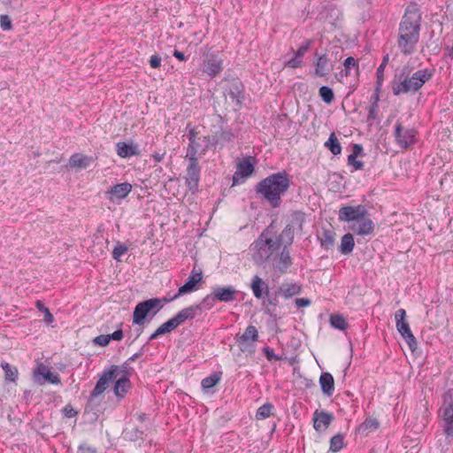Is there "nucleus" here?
<instances>
[{"label": "nucleus", "mask_w": 453, "mask_h": 453, "mask_svg": "<svg viewBox=\"0 0 453 453\" xmlns=\"http://www.w3.org/2000/svg\"><path fill=\"white\" fill-rule=\"evenodd\" d=\"M421 13L415 4L405 11L399 24L397 47L401 53L409 56L417 50L420 34Z\"/></svg>", "instance_id": "f257e3e1"}, {"label": "nucleus", "mask_w": 453, "mask_h": 453, "mask_svg": "<svg viewBox=\"0 0 453 453\" xmlns=\"http://www.w3.org/2000/svg\"><path fill=\"white\" fill-rule=\"evenodd\" d=\"M290 187L288 174L285 172L273 173L260 180L255 187L256 193L268 202L273 208H278L281 197Z\"/></svg>", "instance_id": "f03ea898"}, {"label": "nucleus", "mask_w": 453, "mask_h": 453, "mask_svg": "<svg viewBox=\"0 0 453 453\" xmlns=\"http://www.w3.org/2000/svg\"><path fill=\"white\" fill-rule=\"evenodd\" d=\"M340 221L349 223V229L356 235L365 236L373 233L375 225L364 205L343 206L338 212Z\"/></svg>", "instance_id": "7ed1b4c3"}, {"label": "nucleus", "mask_w": 453, "mask_h": 453, "mask_svg": "<svg viewBox=\"0 0 453 453\" xmlns=\"http://www.w3.org/2000/svg\"><path fill=\"white\" fill-rule=\"evenodd\" d=\"M432 74L427 69H421L415 72L411 77L394 81L392 90L394 95L414 93L431 79Z\"/></svg>", "instance_id": "20e7f679"}, {"label": "nucleus", "mask_w": 453, "mask_h": 453, "mask_svg": "<svg viewBox=\"0 0 453 453\" xmlns=\"http://www.w3.org/2000/svg\"><path fill=\"white\" fill-rule=\"evenodd\" d=\"M273 234V226H270L251 244L250 250L253 251V259L256 262L262 263L269 260L279 250L275 247L276 242H274Z\"/></svg>", "instance_id": "39448f33"}, {"label": "nucleus", "mask_w": 453, "mask_h": 453, "mask_svg": "<svg viewBox=\"0 0 453 453\" xmlns=\"http://www.w3.org/2000/svg\"><path fill=\"white\" fill-rule=\"evenodd\" d=\"M438 417L446 436L453 437V388H449L442 394Z\"/></svg>", "instance_id": "423d86ee"}, {"label": "nucleus", "mask_w": 453, "mask_h": 453, "mask_svg": "<svg viewBox=\"0 0 453 453\" xmlns=\"http://www.w3.org/2000/svg\"><path fill=\"white\" fill-rule=\"evenodd\" d=\"M393 136L395 144L403 150L410 149L418 142V131L415 128L405 127L400 120L395 124Z\"/></svg>", "instance_id": "0eeeda50"}, {"label": "nucleus", "mask_w": 453, "mask_h": 453, "mask_svg": "<svg viewBox=\"0 0 453 453\" xmlns=\"http://www.w3.org/2000/svg\"><path fill=\"white\" fill-rule=\"evenodd\" d=\"M161 308V300L158 298H150L139 303L133 313V323L137 325L143 324L144 319L150 313L155 315Z\"/></svg>", "instance_id": "6e6552de"}, {"label": "nucleus", "mask_w": 453, "mask_h": 453, "mask_svg": "<svg viewBox=\"0 0 453 453\" xmlns=\"http://www.w3.org/2000/svg\"><path fill=\"white\" fill-rule=\"evenodd\" d=\"M257 159L255 157L247 156L236 160V170L233 175V185L242 184L255 172Z\"/></svg>", "instance_id": "1a4fd4ad"}, {"label": "nucleus", "mask_w": 453, "mask_h": 453, "mask_svg": "<svg viewBox=\"0 0 453 453\" xmlns=\"http://www.w3.org/2000/svg\"><path fill=\"white\" fill-rule=\"evenodd\" d=\"M406 311L404 309H399L395 314V326L399 334L405 339L411 352L418 348V342L413 335L409 323L406 321Z\"/></svg>", "instance_id": "9d476101"}, {"label": "nucleus", "mask_w": 453, "mask_h": 453, "mask_svg": "<svg viewBox=\"0 0 453 453\" xmlns=\"http://www.w3.org/2000/svg\"><path fill=\"white\" fill-rule=\"evenodd\" d=\"M186 159L188 160V165L184 176L185 184L188 189L192 194H195L199 188L201 167L199 165L198 158L186 157Z\"/></svg>", "instance_id": "9b49d317"}, {"label": "nucleus", "mask_w": 453, "mask_h": 453, "mask_svg": "<svg viewBox=\"0 0 453 453\" xmlns=\"http://www.w3.org/2000/svg\"><path fill=\"white\" fill-rule=\"evenodd\" d=\"M258 337L257 327L253 325L248 326L243 334L236 339L240 350L243 353L253 354L255 352V344Z\"/></svg>", "instance_id": "f8f14e48"}, {"label": "nucleus", "mask_w": 453, "mask_h": 453, "mask_svg": "<svg viewBox=\"0 0 453 453\" xmlns=\"http://www.w3.org/2000/svg\"><path fill=\"white\" fill-rule=\"evenodd\" d=\"M224 69L223 59L215 53H207L203 56L202 63L203 73L210 78H215Z\"/></svg>", "instance_id": "ddd939ff"}, {"label": "nucleus", "mask_w": 453, "mask_h": 453, "mask_svg": "<svg viewBox=\"0 0 453 453\" xmlns=\"http://www.w3.org/2000/svg\"><path fill=\"white\" fill-rule=\"evenodd\" d=\"M215 142L213 136H199L193 143H189L186 157L198 158L205 155L207 150L213 146Z\"/></svg>", "instance_id": "4468645a"}, {"label": "nucleus", "mask_w": 453, "mask_h": 453, "mask_svg": "<svg viewBox=\"0 0 453 453\" xmlns=\"http://www.w3.org/2000/svg\"><path fill=\"white\" fill-rule=\"evenodd\" d=\"M33 377L35 381L39 385H44L46 382L53 385L61 383L59 375L56 372H52L43 363H38L35 366L33 369Z\"/></svg>", "instance_id": "2eb2a0df"}, {"label": "nucleus", "mask_w": 453, "mask_h": 453, "mask_svg": "<svg viewBox=\"0 0 453 453\" xmlns=\"http://www.w3.org/2000/svg\"><path fill=\"white\" fill-rule=\"evenodd\" d=\"M203 281V273L200 269H196L195 266L188 278L187 282L179 288L178 293L173 297V299H177L182 295L188 294L199 289V283Z\"/></svg>", "instance_id": "dca6fc26"}, {"label": "nucleus", "mask_w": 453, "mask_h": 453, "mask_svg": "<svg viewBox=\"0 0 453 453\" xmlns=\"http://www.w3.org/2000/svg\"><path fill=\"white\" fill-rule=\"evenodd\" d=\"M132 185L123 182L113 185L105 193L107 199L113 203H120L132 191Z\"/></svg>", "instance_id": "f3484780"}, {"label": "nucleus", "mask_w": 453, "mask_h": 453, "mask_svg": "<svg viewBox=\"0 0 453 453\" xmlns=\"http://www.w3.org/2000/svg\"><path fill=\"white\" fill-rule=\"evenodd\" d=\"M236 290L234 287H219L213 288L211 295L204 297L203 302L206 303L210 300L229 303L236 298Z\"/></svg>", "instance_id": "a211bd4d"}, {"label": "nucleus", "mask_w": 453, "mask_h": 453, "mask_svg": "<svg viewBox=\"0 0 453 453\" xmlns=\"http://www.w3.org/2000/svg\"><path fill=\"white\" fill-rule=\"evenodd\" d=\"M118 366L112 365L110 370L104 371L103 374L97 380L95 388L91 392L92 397L102 395L108 388L109 383L117 378Z\"/></svg>", "instance_id": "6ab92c4d"}, {"label": "nucleus", "mask_w": 453, "mask_h": 453, "mask_svg": "<svg viewBox=\"0 0 453 453\" xmlns=\"http://www.w3.org/2000/svg\"><path fill=\"white\" fill-rule=\"evenodd\" d=\"M116 153L121 158H127L134 156H140L141 151L138 144L133 141L119 142L116 143Z\"/></svg>", "instance_id": "aec40b11"}, {"label": "nucleus", "mask_w": 453, "mask_h": 453, "mask_svg": "<svg viewBox=\"0 0 453 453\" xmlns=\"http://www.w3.org/2000/svg\"><path fill=\"white\" fill-rule=\"evenodd\" d=\"M313 427L314 429L319 432H324L326 431L328 426H330L331 422L334 419V416L331 413H328L326 411H315L313 413Z\"/></svg>", "instance_id": "412c9836"}, {"label": "nucleus", "mask_w": 453, "mask_h": 453, "mask_svg": "<svg viewBox=\"0 0 453 453\" xmlns=\"http://www.w3.org/2000/svg\"><path fill=\"white\" fill-rule=\"evenodd\" d=\"M334 69V65L330 63L326 55L318 56L315 61L314 74L317 77H325L328 75Z\"/></svg>", "instance_id": "4be33fe9"}, {"label": "nucleus", "mask_w": 453, "mask_h": 453, "mask_svg": "<svg viewBox=\"0 0 453 453\" xmlns=\"http://www.w3.org/2000/svg\"><path fill=\"white\" fill-rule=\"evenodd\" d=\"M363 151L364 149L361 144L355 143L352 145V151L348 157V165L352 168V172L363 169L364 162L357 159L363 156Z\"/></svg>", "instance_id": "5701e85b"}, {"label": "nucleus", "mask_w": 453, "mask_h": 453, "mask_svg": "<svg viewBox=\"0 0 453 453\" xmlns=\"http://www.w3.org/2000/svg\"><path fill=\"white\" fill-rule=\"evenodd\" d=\"M115 383L113 387L114 395L122 399L128 393L131 388V382L129 379L126 375H121L120 377L114 378Z\"/></svg>", "instance_id": "b1692460"}, {"label": "nucleus", "mask_w": 453, "mask_h": 453, "mask_svg": "<svg viewBox=\"0 0 453 453\" xmlns=\"http://www.w3.org/2000/svg\"><path fill=\"white\" fill-rule=\"evenodd\" d=\"M294 240V231L290 226H287L280 233V234L274 239L276 242L275 247L279 250L281 248L288 249V246L291 245Z\"/></svg>", "instance_id": "393cba45"}, {"label": "nucleus", "mask_w": 453, "mask_h": 453, "mask_svg": "<svg viewBox=\"0 0 453 453\" xmlns=\"http://www.w3.org/2000/svg\"><path fill=\"white\" fill-rule=\"evenodd\" d=\"M250 288L254 296L257 299H261L269 294L268 285L257 275L252 278Z\"/></svg>", "instance_id": "a878e982"}, {"label": "nucleus", "mask_w": 453, "mask_h": 453, "mask_svg": "<svg viewBox=\"0 0 453 453\" xmlns=\"http://www.w3.org/2000/svg\"><path fill=\"white\" fill-rule=\"evenodd\" d=\"M319 384L322 392L331 396L334 392V380L331 373L323 372L319 377Z\"/></svg>", "instance_id": "bb28decb"}, {"label": "nucleus", "mask_w": 453, "mask_h": 453, "mask_svg": "<svg viewBox=\"0 0 453 453\" xmlns=\"http://www.w3.org/2000/svg\"><path fill=\"white\" fill-rule=\"evenodd\" d=\"M198 306H189L180 311L174 317V320L177 325L180 326L183 324L188 319H193L196 316V311L198 309Z\"/></svg>", "instance_id": "cd10ccee"}, {"label": "nucleus", "mask_w": 453, "mask_h": 453, "mask_svg": "<svg viewBox=\"0 0 453 453\" xmlns=\"http://www.w3.org/2000/svg\"><path fill=\"white\" fill-rule=\"evenodd\" d=\"M179 326L177 325L176 321L173 318L170 319L166 322L163 323L150 336V340H155L159 335L165 334L168 333H171L175 328H177Z\"/></svg>", "instance_id": "c85d7f7f"}, {"label": "nucleus", "mask_w": 453, "mask_h": 453, "mask_svg": "<svg viewBox=\"0 0 453 453\" xmlns=\"http://www.w3.org/2000/svg\"><path fill=\"white\" fill-rule=\"evenodd\" d=\"M302 288L297 283H284L280 288V292L286 299L300 294Z\"/></svg>", "instance_id": "c756f323"}, {"label": "nucleus", "mask_w": 453, "mask_h": 453, "mask_svg": "<svg viewBox=\"0 0 453 453\" xmlns=\"http://www.w3.org/2000/svg\"><path fill=\"white\" fill-rule=\"evenodd\" d=\"M276 267L281 272H285L292 264V259L288 249L281 248Z\"/></svg>", "instance_id": "7c9ffc66"}, {"label": "nucleus", "mask_w": 453, "mask_h": 453, "mask_svg": "<svg viewBox=\"0 0 453 453\" xmlns=\"http://www.w3.org/2000/svg\"><path fill=\"white\" fill-rule=\"evenodd\" d=\"M90 162V157L81 153L73 154L69 159V165L71 167L86 168L89 165Z\"/></svg>", "instance_id": "2f4dec72"}, {"label": "nucleus", "mask_w": 453, "mask_h": 453, "mask_svg": "<svg viewBox=\"0 0 453 453\" xmlns=\"http://www.w3.org/2000/svg\"><path fill=\"white\" fill-rule=\"evenodd\" d=\"M324 146L328 149L334 156L340 155L342 153V145L335 133L334 132L330 134L327 141L324 143Z\"/></svg>", "instance_id": "473e14b6"}, {"label": "nucleus", "mask_w": 453, "mask_h": 453, "mask_svg": "<svg viewBox=\"0 0 453 453\" xmlns=\"http://www.w3.org/2000/svg\"><path fill=\"white\" fill-rule=\"evenodd\" d=\"M354 238L350 233H348L342 237L340 250L342 254L351 253L354 249Z\"/></svg>", "instance_id": "72a5a7b5"}, {"label": "nucleus", "mask_w": 453, "mask_h": 453, "mask_svg": "<svg viewBox=\"0 0 453 453\" xmlns=\"http://www.w3.org/2000/svg\"><path fill=\"white\" fill-rule=\"evenodd\" d=\"M1 367L4 370V377L6 380L10 381H15L18 379L19 372L16 367L12 366L10 364L4 361L1 363Z\"/></svg>", "instance_id": "f704fd0d"}, {"label": "nucleus", "mask_w": 453, "mask_h": 453, "mask_svg": "<svg viewBox=\"0 0 453 453\" xmlns=\"http://www.w3.org/2000/svg\"><path fill=\"white\" fill-rule=\"evenodd\" d=\"M221 380L220 373H213L208 377L203 379L201 385L203 390L208 391L209 389L215 387Z\"/></svg>", "instance_id": "c9c22d12"}, {"label": "nucleus", "mask_w": 453, "mask_h": 453, "mask_svg": "<svg viewBox=\"0 0 453 453\" xmlns=\"http://www.w3.org/2000/svg\"><path fill=\"white\" fill-rule=\"evenodd\" d=\"M330 325L338 330H345L348 327V323L342 315L333 314L329 319Z\"/></svg>", "instance_id": "e433bc0d"}, {"label": "nucleus", "mask_w": 453, "mask_h": 453, "mask_svg": "<svg viewBox=\"0 0 453 453\" xmlns=\"http://www.w3.org/2000/svg\"><path fill=\"white\" fill-rule=\"evenodd\" d=\"M380 422L375 418H367L361 425L359 429L363 432H372L376 431L380 427Z\"/></svg>", "instance_id": "4c0bfd02"}, {"label": "nucleus", "mask_w": 453, "mask_h": 453, "mask_svg": "<svg viewBox=\"0 0 453 453\" xmlns=\"http://www.w3.org/2000/svg\"><path fill=\"white\" fill-rule=\"evenodd\" d=\"M334 242V233L330 230L324 231L320 237L321 246L326 250H329L333 247Z\"/></svg>", "instance_id": "58836bf2"}, {"label": "nucleus", "mask_w": 453, "mask_h": 453, "mask_svg": "<svg viewBox=\"0 0 453 453\" xmlns=\"http://www.w3.org/2000/svg\"><path fill=\"white\" fill-rule=\"evenodd\" d=\"M345 447L344 444V437L341 434H337L333 436L330 440V450L333 452H337L342 449Z\"/></svg>", "instance_id": "ea45409f"}, {"label": "nucleus", "mask_w": 453, "mask_h": 453, "mask_svg": "<svg viewBox=\"0 0 453 453\" xmlns=\"http://www.w3.org/2000/svg\"><path fill=\"white\" fill-rule=\"evenodd\" d=\"M273 406L271 403H265L260 406L256 413L257 419H265L269 418L273 414Z\"/></svg>", "instance_id": "a19ab883"}, {"label": "nucleus", "mask_w": 453, "mask_h": 453, "mask_svg": "<svg viewBox=\"0 0 453 453\" xmlns=\"http://www.w3.org/2000/svg\"><path fill=\"white\" fill-rule=\"evenodd\" d=\"M319 95L321 99L327 104H331L334 99V95L332 88L327 86H322L319 88Z\"/></svg>", "instance_id": "79ce46f5"}, {"label": "nucleus", "mask_w": 453, "mask_h": 453, "mask_svg": "<svg viewBox=\"0 0 453 453\" xmlns=\"http://www.w3.org/2000/svg\"><path fill=\"white\" fill-rule=\"evenodd\" d=\"M128 250V247L120 242H117L113 250H112V257L117 260V261H120V258L121 257L126 254Z\"/></svg>", "instance_id": "37998d69"}, {"label": "nucleus", "mask_w": 453, "mask_h": 453, "mask_svg": "<svg viewBox=\"0 0 453 453\" xmlns=\"http://www.w3.org/2000/svg\"><path fill=\"white\" fill-rule=\"evenodd\" d=\"M378 101H379V96L377 94L373 97L372 104L368 108V116H367V119L368 120L377 119V118H378V111H379Z\"/></svg>", "instance_id": "c03bdc74"}, {"label": "nucleus", "mask_w": 453, "mask_h": 453, "mask_svg": "<svg viewBox=\"0 0 453 453\" xmlns=\"http://www.w3.org/2000/svg\"><path fill=\"white\" fill-rule=\"evenodd\" d=\"M388 57L386 56L382 63L380 65V66L377 68L376 74H377V83L378 86H381L383 81H384V69L388 64Z\"/></svg>", "instance_id": "a18cd8bd"}, {"label": "nucleus", "mask_w": 453, "mask_h": 453, "mask_svg": "<svg viewBox=\"0 0 453 453\" xmlns=\"http://www.w3.org/2000/svg\"><path fill=\"white\" fill-rule=\"evenodd\" d=\"M0 27L4 31H10L12 29V20L8 15H0Z\"/></svg>", "instance_id": "49530a36"}, {"label": "nucleus", "mask_w": 453, "mask_h": 453, "mask_svg": "<svg viewBox=\"0 0 453 453\" xmlns=\"http://www.w3.org/2000/svg\"><path fill=\"white\" fill-rule=\"evenodd\" d=\"M343 65L345 67L346 76L349 74V70L352 67L358 68V61L352 57H349L345 59Z\"/></svg>", "instance_id": "de8ad7c7"}, {"label": "nucleus", "mask_w": 453, "mask_h": 453, "mask_svg": "<svg viewBox=\"0 0 453 453\" xmlns=\"http://www.w3.org/2000/svg\"><path fill=\"white\" fill-rule=\"evenodd\" d=\"M110 342H111V340H110L109 334H101V335L96 336L93 340V342L96 345H98V346H101V347L107 346L110 343Z\"/></svg>", "instance_id": "09e8293b"}, {"label": "nucleus", "mask_w": 453, "mask_h": 453, "mask_svg": "<svg viewBox=\"0 0 453 453\" xmlns=\"http://www.w3.org/2000/svg\"><path fill=\"white\" fill-rule=\"evenodd\" d=\"M263 351L269 361H279L282 359L281 357L275 355L273 349L269 347L264 348Z\"/></svg>", "instance_id": "8fccbe9b"}, {"label": "nucleus", "mask_w": 453, "mask_h": 453, "mask_svg": "<svg viewBox=\"0 0 453 453\" xmlns=\"http://www.w3.org/2000/svg\"><path fill=\"white\" fill-rule=\"evenodd\" d=\"M78 453H96V449L88 443H81L78 447Z\"/></svg>", "instance_id": "3c124183"}, {"label": "nucleus", "mask_w": 453, "mask_h": 453, "mask_svg": "<svg viewBox=\"0 0 453 453\" xmlns=\"http://www.w3.org/2000/svg\"><path fill=\"white\" fill-rule=\"evenodd\" d=\"M310 45H311V41H306L303 45H301L298 48V50L295 53V56H296L297 58L303 59V55L308 50Z\"/></svg>", "instance_id": "603ef678"}, {"label": "nucleus", "mask_w": 453, "mask_h": 453, "mask_svg": "<svg viewBox=\"0 0 453 453\" xmlns=\"http://www.w3.org/2000/svg\"><path fill=\"white\" fill-rule=\"evenodd\" d=\"M161 61V57L157 54H154L150 58V65L154 69L160 67Z\"/></svg>", "instance_id": "864d4df0"}, {"label": "nucleus", "mask_w": 453, "mask_h": 453, "mask_svg": "<svg viewBox=\"0 0 453 453\" xmlns=\"http://www.w3.org/2000/svg\"><path fill=\"white\" fill-rule=\"evenodd\" d=\"M302 62L303 60L301 58L295 56L286 63V66L295 69L300 67L302 65Z\"/></svg>", "instance_id": "5fc2aeb1"}, {"label": "nucleus", "mask_w": 453, "mask_h": 453, "mask_svg": "<svg viewBox=\"0 0 453 453\" xmlns=\"http://www.w3.org/2000/svg\"><path fill=\"white\" fill-rule=\"evenodd\" d=\"M311 300L308 298H296L295 303L297 308L307 307L311 304Z\"/></svg>", "instance_id": "6e6d98bb"}, {"label": "nucleus", "mask_w": 453, "mask_h": 453, "mask_svg": "<svg viewBox=\"0 0 453 453\" xmlns=\"http://www.w3.org/2000/svg\"><path fill=\"white\" fill-rule=\"evenodd\" d=\"M110 336V340H114V341H121L122 338H123V332L121 329H119V330H116L114 333H112L111 334H109Z\"/></svg>", "instance_id": "4d7b16f0"}, {"label": "nucleus", "mask_w": 453, "mask_h": 453, "mask_svg": "<svg viewBox=\"0 0 453 453\" xmlns=\"http://www.w3.org/2000/svg\"><path fill=\"white\" fill-rule=\"evenodd\" d=\"M188 136L189 143H193L196 140H197V138H198L197 132L195 127L189 129Z\"/></svg>", "instance_id": "13d9d810"}, {"label": "nucleus", "mask_w": 453, "mask_h": 453, "mask_svg": "<svg viewBox=\"0 0 453 453\" xmlns=\"http://www.w3.org/2000/svg\"><path fill=\"white\" fill-rule=\"evenodd\" d=\"M44 320L48 323H51L54 320L53 315L50 313L48 308H43Z\"/></svg>", "instance_id": "bf43d9fd"}, {"label": "nucleus", "mask_w": 453, "mask_h": 453, "mask_svg": "<svg viewBox=\"0 0 453 453\" xmlns=\"http://www.w3.org/2000/svg\"><path fill=\"white\" fill-rule=\"evenodd\" d=\"M173 56L181 62H184L187 59L184 53L178 50H174Z\"/></svg>", "instance_id": "052dcab7"}, {"label": "nucleus", "mask_w": 453, "mask_h": 453, "mask_svg": "<svg viewBox=\"0 0 453 453\" xmlns=\"http://www.w3.org/2000/svg\"><path fill=\"white\" fill-rule=\"evenodd\" d=\"M63 411L65 415L68 418H73L76 415V411L69 406H65Z\"/></svg>", "instance_id": "680f3d73"}, {"label": "nucleus", "mask_w": 453, "mask_h": 453, "mask_svg": "<svg viewBox=\"0 0 453 453\" xmlns=\"http://www.w3.org/2000/svg\"><path fill=\"white\" fill-rule=\"evenodd\" d=\"M35 306L38 310H40L42 311H43V308H45L43 303L41 301H37L35 303Z\"/></svg>", "instance_id": "e2e57ef3"}, {"label": "nucleus", "mask_w": 453, "mask_h": 453, "mask_svg": "<svg viewBox=\"0 0 453 453\" xmlns=\"http://www.w3.org/2000/svg\"><path fill=\"white\" fill-rule=\"evenodd\" d=\"M153 157L155 158V160L157 162H160L162 160V157L160 155H158V154L154 155Z\"/></svg>", "instance_id": "0e129e2a"}]
</instances>
